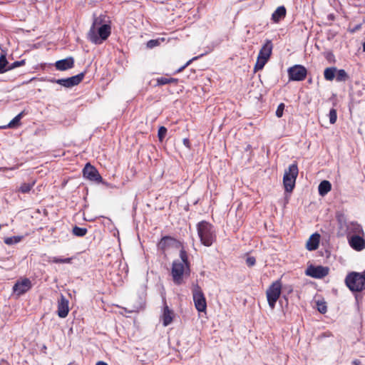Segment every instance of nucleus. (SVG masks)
<instances>
[{
    "label": "nucleus",
    "mask_w": 365,
    "mask_h": 365,
    "mask_svg": "<svg viewBox=\"0 0 365 365\" xmlns=\"http://www.w3.org/2000/svg\"><path fill=\"white\" fill-rule=\"evenodd\" d=\"M197 230L200 241L205 246L210 247L215 241V230L210 223L201 221L197 223Z\"/></svg>",
    "instance_id": "1"
},
{
    "label": "nucleus",
    "mask_w": 365,
    "mask_h": 365,
    "mask_svg": "<svg viewBox=\"0 0 365 365\" xmlns=\"http://www.w3.org/2000/svg\"><path fill=\"white\" fill-rule=\"evenodd\" d=\"M345 284L351 292H362L365 290V277L361 272H350L345 278Z\"/></svg>",
    "instance_id": "2"
},
{
    "label": "nucleus",
    "mask_w": 365,
    "mask_h": 365,
    "mask_svg": "<svg viewBox=\"0 0 365 365\" xmlns=\"http://www.w3.org/2000/svg\"><path fill=\"white\" fill-rule=\"evenodd\" d=\"M110 33L111 28L110 25H101L96 29L91 28L88 33V38L92 43L100 44L108 38Z\"/></svg>",
    "instance_id": "3"
},
{
    "label": "nucleus",
    "mask_w": 365,
    "mask_h": 365,
    "mask_svg": "<svg viewBox=\"0 0 365 365\" xmlns=\"http://www.w3.org/2000/svg\"><path fill=\"white\" fill-rule=\"evenodd\" d=\"M298 174L299 169L296 163L290 165L289 168L285 170L283 176V184L286 192H292Z\"/></svg>",
    "instance_id": "4"
},
{
    "label": "nucleus",
    "mask_w": 365,
    "mask_h": 365,
    "mask_svg": "<svg viewBox=\"0 0 365 365\" xmlns=\"http://www.w3.org/2000/svg\"><path fill=\"white\" fill-rule=\"evenodd\" d=\"M282 292V282L280 280L274 282L267 289L266 294L268 304L272 309H274L277 301L279 299Z\"/></svg>",
    "instance_id": "5"
},
{
    "label": "nucleus",
    "mask_w": 365,
    "mask_h": 365,
    "mask_svg": "<svg viewBox=\"0 0 365 365\" xmlns=\"http://www.w3.org/2000/svg\"><path fill=\"white\" fill-rule=\"evenodd\" d=\"M190 271L187 269V266L179 259L175 260L172 264L171 274L173 282L177 285H180L183 282V275L189 274Z\"/></svg>",
    "instance_id": "6"
},
{
    "label": "nucleus",
    "mask_w": 365,
    "mask_h": 365,
    "mask_svg": "<svg viewBox=\"0 0 365 365\" xmlns=\"http://www.w3.org/2000/svg\"><path fill=\"white\" fill-rule=\"evenodd\" d=\"M192 298L196 309L200 312H205L207 308L206 299L199 286L192 289Z\"/></svg>",
    "instance_id": "7"
},
{
    "label": "nucleus",
    "mask_w": 365,
    "mask_h": 365,
    "mask_svg": "<svg viewBox=\"0 0 365 365\" xmlns=\"http://www.w3.org/2000/svg\"><path fill=\"white\" fill-rule=\"evenodd\" d=\"M289 81H301L306 78L307 68L302 65H294L287 70Z\"/></svg>",
    "instance_id": "8"
},
{
    "label": "nucleus",
    "mask_w": 365,
    "mask_h": 365,
    "mask_svg": "<svg viewBox=\"0 0 365 365\" xmlns=\"http://www.w3.org/2000/svg\"><path fill=\"white\" fill-rule=\"evenodd\" d=\"M83 175L85 178L96 182L106 184L98 170L90 163H86L83 169Z\"/></svg>",
    "instance_id": "9"
},
{
    "label": "nucleus",
    "mask_w": 365,
    "mask_h": 365,
    "mask_svg": "<svg viewBox=\"0 0 365 365\" xmlns=\"http://www.w3.org/2000/svg\"><path fill=\"white\" fill-rule=\"evenodd\" d=\"M329 271L327 267L310 265L306 270V274L315 279H321L326 277Z\"/></svg>",
    "instance_id": "10"
},
{
    "label": "nucleus",
    "mask_w": 365,
    "mask_h": 365,
    "mask_svg": "<svg viewBox=\"0 0 365 365\" xmlns=\"http://www.w3.org/2000/svg\"><path fill=\"white\" fill-rule=\"evenodd\" d=\"M348 242L353 250L360 252L365 248V235H349Z\"/></svg>",
    "instance_id": "11"
},
{
    "label": "nucleus",
    "mask_w": 365,
    "mask_h": 365,
    "mask_svg": "<svg viewBox=\"0 0 365 365\" xmlns=\"http://www.w3.org/2000/svg\"><path fill=\"white\" fill-rule=\"evenodd\" d=\"M32 287L31 282L28 278H24L21 281H17L14 287L13 291L18 296H21L28 292Z\"/></svg>",
    "instance_id": "12"
},
{
    "label": "nucleus",
    "mask_w": 365,
    "mask_h": 365,
    "mask_svg": "<svg viewBox=\"0 0 365 365\" xmlns=\"http://www.w3.org/2000/svg\"><path fill=\"white\" fill-rule=\"evenodd\" d=\"M84 77V73L67 78L58 79L57 83L66 88H71L79 84Z\"/></svg>",
    "instance_id": "13"
},
{
    "label": "nucleus",
    "mask_w": 365,
    "mask_h": 365,
    "mask_svg": "<svg viewBox=\"0 0 365 365\" xmlns=\"http://www.w3.org/2000/svg\"><path fill=\"white\" fill-rule=\"evenodd\" d=\"M68 300L63 295L61 294L58 300V316L61 318H65L68 316L69 312Z\"/></svg>",
    "instance_id": "14"
},
{
    "label": "nucleus",
    "mask_w": 365,
    "mask_h": 365,
    "mask_svg": "<svg viewBox=\"0 0 365 365\" xmlns=\"http://www.w3.org/2000/svg\"><path fill=\"white\" fill-rule=\"evenodd\" d=\"M163 302L164 307H163V314L161 316V319H162L163 325L164 327H167L172 323L174 314H173V310H171L167 305L166 300L165 298H163Z\"/></svg>",
    "instance_id": "15"
},
{
    "label": "nucleus",
    "mask_w": 365,
    "mask_h": 365,
    "mask_svg": "<svg viewBox=\"0 0 365 365\" xmlns=\"http://www.w3.org/2000/svg\"><path fill=\"white\" fill-rule=\"evenodd\" d=\"M74 59L72 57L59 60L56 62V68L58 71H66L73 67Z\"/></svg>",
    "instance_id": "16"
},
{
    "label": "nucleus",
    "mask_w": 365,
    "mask_h": 365,
    "mask_svg": "<svg viewBox=\"0 0 365 365\" xmlns=\"http://www.w3.org/2000/svg\"><path fill=\"white\" fill-rule=\"evenodd\" d=\"M272 47L273 46L272 41L267 40L265 43L260 49L258 57L265 59V61H268L272 53Z\"/></svg>",
    "instance_id": "17"
},
{
    "label": "nucleus",
    "mask_w": 365,
    "mask_h": 365,
    "mask_svg": "<svg viewBox=\"0 0 365 365\" xmlns=\"http://www.w3.org/2000/svg\"><path fill=\"white\" fill-rule=\"evenodd\" d=\"M320 240V235L318 233L312 234L307 242V249L309 251L315 250L318 248Z\"/></svg>",
    "instance_id": "18"
},
{
    "label": "nucleus",
    "mask_w": 365,
    "mask_h": 365,
    "mask_svg": "<svg viewBox=\"0 0 365 365\" xmlns=\"http://www.w3.org/2000/svg\"><path fill=\"white\" fill-rule=\"evenodd\" d=\"M25 111H21L19 114H18L16 117H14L7 125L1 126V128L6 129V128H18L21 125V120L25 115Z\"/></svg>",
    "instance_id": "19"
},
{
    "label": "nucleus",
    "mask_w": 365,
    "mask_h": 365,
    "mask_svg": "<svg viewBox=\"0 0 365 365\" xmlns=\"http://www.w3.org/2000/svg\"><path fill=\"white\" fill-rule=\"evenodd\" d=\"M286 13V9L284 6H279L272 14V20L275 23H278L285 17Z\"/></svg>",
    "instance_id": "20"
},
{
    "label": "nucleus",
    "mask_w": 365,
    "mask_h": 365,
    "mask_svg": "<svg viewBox=\"0 0 365 365\" xmlns=\"http://www.w3.org/2000/svg\"><path fill=\"white\" fill-rule=\"evenodd\" d=\"M175 240L170 236H165L161 238L160 241L158 244V249L161 250H165L168 247H170L174 242Z\"/></svg>",
    "instance_id": "21"
},
{
    "label": "nucleus",
    "mask_w": 365,
    "mask_h": 365,
    "mask_svg": "<svg viewBox=\"0 0 365 365\" xmlns=\"http://www.w3.org/2000/svg\"><path fill=\"white\" fill-rule=\"evenodd\" d=\"M331 189V184L328 180H322L319 185L318 191L321 196L326 195Z\"/></svg>",
    "instance_id": "22"
},
{
    "label": "nucleus",
    "mask_w": 365,
    "mask_h": 365,
    "mask_svg": "<svg viewBox=\"0 0 365 365\" xmlns=\"http://www.w3.org/2000/svg\"><path fill=\"white\" fill-rule=\"evenodd\" d=\"M336 68L328 67L324 71V76L327 81H331L336 77Z\"/></svg>",
    "instance_id": "23"
},
{
    "label": "nucleus",
    "mask_w": 365,
    "mask_h": 365,
    "mask_svg": "<svg viewBox=\"0 0 365 365\" xmlns=\"http://www.w3.org/2000/svg\"><path fill=\"white\" fill-rule=\"evenodd\" d=\"M349 75L344 69H336V80L338 82H344L349 79Z\"/></svg>",
    "instance_id": "24"
},
{
    "label": "nucleus",
    "mask_w": 365,
    "mask_h": 365,
    "mask_svg": "<svg viewBox=\"0 0 365 365\" xmlns=\"http://www.w3.org/2000/svg\"><path fill=\"white\" fill-rule=\"evenodd\" d=\"M350 232H352L353 235H364V232L361 225L357 222H352L351 224Z\"/></svg>",
    "instance_id": "25"
},
{
    "label": "nucleus",
    "mask_w": 365,
    "mask_h": 365,
    "mask_svg": "<svg viewBox=\"0 0 365 365\" xmlns=\"http://www.w3.org/2000/svg\"><path fill=\"white\" fill-rule=\"evenodd\" d=\"M101 25H108L105 21V16L101 15L98 17H94L92 26L91 28L96 29L97 27H100Z\"/></svg>",
    "instance_id": "26"
},
{
    "label": "nucleus",
    "mask_w": 365,
    "mask_h": 365,
    "mask_svg": "<svg viewBox=\"0 0 365 365\" xmlns=\"http://www.w3.org/2000/svg\"><path fill=\"white\" fill-rule=\"evenodd\" d=\"M34 185H35L34 180H33L31 182H24L19 187V188L18 189V191L21 193H28L30 192V190H31V188L34 187Z\"/></svg>",
    "instance_id": "27"
},
{
    "label": "nucleus",
    "mask_w": 365,
    "mask_h": 365,
    "mask_svg": "<svg viewBox=\"0 0 365 365\" xmlns=\"http://www.w3.org/2000/svg\"><path fill=\"white\" fill-rule=\"evenodd\" d=\"M178 81L177 78L160 77L157 79V84L158 86H162L168 83H177Z\"/></svg>",
    "instance_id": "28"
},
{
    "label": "nucleus",
    "mask_w": 365,
    "mask_h": 365,
    "mask_svg": "<svg viewBox=\"0 0 365 365\" xmlns=\"http://www.w3.org/2000/svg\"><path fill=\"white\" fill-rule=\"evenodd\" d=\"M180 262H182L185 265H186L187 269H188V271H190V262L188 260L187 253L183 248H182L180 251Z\"/></svg>",
    "instance_id": "29"
},
{
    "label": "nucleus",
    "mask_w": 365,
    "mask_h": 365,
    "mask_svg": "<svg viewBox=\"0 0 365 365\" xmlns=\"http://www.w3.org/2000/svg\"><path fill=\"white\" fill-rule=\"evenodd\" d=\"M9 63L4 55L0 56V73H3L6 71H9Z\"/></svg>",
    "instance_id": "30"
},
{
    "label": "nucleus",
    "mask_w": 365,
    "mask_h": 365,
    "mask_svg": "<svg viewBox=\"0 0 365 365\" xmlns=\"http://www.w3.org/2000/svg\"><path fill=\"white\" fill-rule=\"evenodd\" d=\"M23 236H13L9 237H6L4 240V242L6 245H12L14 244H17L22 240Z\"/></svg>",
    "instance_id": "31"
},
{
    "label": "nucleus",
    "mask_w": 365,
    "mask_h": 365,
    "mask_svg": "<svg viewBox=\"0 0 365 365\" xmlns=\"http://www.w3.org/2000/svg\"><path fill=\"white\" fill-rule=\"evenodd\" d=\"M47 261L53 263H71V258H61L58 257H48Z\"/></svg>",
    "instance_id": "32"
},
{
    "label": "nucleus",
    "mask_w": 365,
    "mask_h": 365,
    "mask_svg": "<svg viewBox=\"0 0 365 365\" xmlns=\"http://www.w3.org/2000/svg\"><path fill=\"white\" fill-rule=\"evenodd\" d=\"M87 229L85 227L75 226L73 228V234L77 237H83L87 233Z\"/></svg>",
    "instance_id": "33"
},
{
    "label": "nucleus",
    "mask_w": 365,
    "mask_h": 365,
    "mask_svg": "<svg viewBox=\"0 0 365 365\" xmlns=\"http://www.w3.org/2000/svg\"><path fill=\"white\" fill-rule=\"evenodd\" d=\"M267 61L257 56V60L255 66V71L261 70L264 68Z\"/></svg>",
    "instance_id": "34"
},
{
    "label": "nucleus",
    "mask_w": 365,
    "mask_h": 365,
    "mask_svg": "<svg viewBox=\"0 0 365 365\" xmlns=\"http://www.w3.org/2000/svg\"><path fill=\"white\" fill-rule=\"evenodd\" d=\"M317 310L322 314H324L327 311V307L325 302L318 301L317 302Z\"/></svg>",
    "instance_id": "35"
},
{
    "label": "nucleus",
    "mask_w": 365,
    "mask_h": 365,
    "mask_svg": "<svg viewBox=\"0 0 365 365\" xmlns=\"http://www.w3.org/2000/svg\"><path fill=\"white\" fill-rule=\"evenodd\" d=\"M329 122L331 124H334L337 119L336 110L334 108H331L329 113Z\"/></svg>",
    "instance_id": "36"
},
{
    "label": "nucleus",
    "mask_w": 365,
    "mask_h": 365,
    "mask_svg": "<svg viewBox=\"0 0 365 365\" xmlns=\"http://www.w3.org/2000/svg\"><path fill=\"white\" fill-rule=\"evenodd\" d=\"M167 128L164 126H161L158 129V137L159 138V140L162 142L163 139L165 138L166 134H167Z\"/></svg>",
    "instance_id": "37"
},
{
    "label": "nucleus",
    "mask_w": 365,
    "mask_h": 365,
    "mask_svg": "<svg viewBox=\"0 0 365 365\" xmlns=\"http://www.w3.org/2000/svg\"><path fill=\"white\" fill-rule=\"evenodd\" d=\"M25 64V60L17 61L9 65V69L11 70Z\"/></svg>",
    "instance_id": "38"
},
{
    "label": "nucleus",
    "mask_w": 365,
    "mask_h": 365,
    "mask_svg": "<svg viewBox=\"0 0 365 365\" xmlns=\"http://www.w3.org/2000/svg\"><path fill=\"white\" fill-rule=\"evenodd\" d=\"M284 107H285V106L283 103H280L278 106L277 110H276V115L278 118H281L283 115V111H284Z\"/></svg>",
    "instance_id": "39"
},
{
    "label": "nucleus",
    "mask_w": 365,
    "mask_h": 365,
    "mask_svg": "<svg viewBox=\"0 0 365 365\" xmlns=\"http://www.w3.org/2000/svg\"><path fill=\"white\" fill-rule=\"evenodd\" d=\"M198 58H199L198 56H195V57L192 58V59L189 60L184 66H182L180 68H178L177 70L176 73H180V72L182 71L187 66H188L191 63V62L197 60Z\"/></svg>",
    "instance_id": "40"
},
{
    "label": "nucleus",
    "mask_w": 365,
    "mask_h": 365,
    "mask_svg": "<svg viewBox=\"0 0 365 365\" xmlns=\"http://www.w3.org/2000/svg\"><path fill=\"white\" fill-rule=\"evenodd\" d=\"M159 45L158 40H150L147 42V47L149 48H153Z\"/></svg>",
    "instance_id": "41"
},
{
    "label": "nucleus",
    "mask_w": 365,
    "mask_h": 365,
    "mask_svg": "<svg viewBox=\"0 0 365 365\" xmlns=\"http://www.w3.org/2000/svg\"><path fill=\"white\" fill-rule=\"evenodd\" d=\"M256 259L254 257H248L246 259V264L248 267H252L255 264Z\"/></svg>",
    "instance_id": "42"
},
{
    "label": "nucleus",
    "mask_w": 365,
    "mask_h": 365,
    "mask_svg": "<svg viewBox=\"0 0 365 365\" xmlns=\"http://www.w3.org/2000/svg\"><path fill=\"white\" fill-rule=\"evenodd\" d=\"M183 144H184L187 148H190V140H189V139H187V138H184V139H183Z\"/></svg>",
    "instance_id": "43"
},
{
    "label": "nucleus",
    "mask_w": 365,
    "mask_h": 365,
    "mask_svg": "<svg viewBox=\"0 0 365 365\" xmlns=\"http://www.w3.org/2000/svg\"><path fill=\"white\" fill-rule=\"evenodd\" d=\"M15 169L14 167L12 168H6V167H0V170H14Z\"/></svg>",
    "instance_id": "44"
},
{
    "label": "nucleus",
    "mask_w": 365,
    "mask_h": 365,
    "mask_svg": "<svg viewBox=\"0 0 365 365\" xmlns=\"http://www.w3.org/2000/svg\"><path fill=\"white\" fill-rule=\"evenodd\" d=\"M352 364L354 365H359L361 364V361L358 359H355L352 361Z\"/></svg>",
    "instance_id": "45"
},
{
    "label": "nucleus",
    "mask_w": 365,
    "mask_h": 365,
    "mask_svg": "<svg viewBox=\"0 0 365 365\" xmlns=\"http://www.w3.org/2000/svg\"><path fill=\"white\" fill-rule=\"evenodd\" d=\"M96 365H108V364L104 361H98Z\"/></svg>",
    "instance_id": "46"
},
{
    "label": "nucleus",
    "mask_w": 365,
    "mask_h": 365,
    "mask_svg": "<svg viewBox=\"0 0 365 365\" xmlns=\"http://www.w3.org/2000/svg\"><path fill=\"white\" fill-rule=\"evenodd\" d=\"M48 81L53 83H57L58 79L51 78L48 80Z\"/></svg>",
    "instance_id": "47"
},
{
    "label": "nucleus",
    "mask_w": 365,
    "mask_h": 365,
    "mask_svg": "<svg viewBox=\"0 0 365 365\" xmlns=\"http://www.w3.org/2000/svg\"><path fill=\"white\" fill-rule=\"evenodd\" d=\"M0 365H9V364L6 361L1 360L0 362Z\"/></svg>",
    "instance_id": "48"
},
{
    "label": "nucleus",
    "mask_w": 365,
    "mask_h": 365,
    "mask_svg": "<svg viewBox=\"0 0 365 365\" xmlns=\"http://www.w3.org/2000/svg\"><path fill=\"white\" fill-rule=\"evenodd\" d=\"M356 299L357 307H359V302H358V297H356Z\"/></svg>",
    "instance_id": "49"
},
{
    "label": "nucleus",
    "mask_w": 365,
    "mask_h": 365,
    "mask_svg": "<svg viewBox=\"0 0 365 365\" xmlns=\"http://www.w3.org/2000/svg\"><path fill=\"white\" fill-rule=\"evenodd\" d=\"M363 49H364V51H365V42H364V44H363Z\"/></svg>",
    "instance_id": "50"
},
{
    "label": "nucleus",
    "mask_w": 365,
    "mask_h": 365,
    "mask_svg": "<svg viewBox=\"0 0 365 365\" xmlns=\"http://www.w3.org/2000/svg\"><path fill=\"white\" fill-rule=\"evenodd\" d=\"M361 273H362V274L364 275V277H365V270H364V272H362Z\"/></svg>",
    "instance_id": "51"
}]
</instances>
